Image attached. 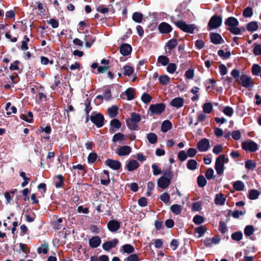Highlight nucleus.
Segmentation results:
<instances>
[{
  "label": "nucleus",
  "mask_w": 261,
  "mask_h": 261,
  "mask_svg": "<svg viewBox=\"0 0 261 261\" xmlns=\"http://www.w3.org/2000/svg\"><path fill=\"white\" fill-rule=\"evenodd\" d=\"M237 81L241 84L243 87L247 88L251 87L253 85L251 77L245 74H242L240 76V80H237Z\"/></svg>",
  "instance_id": "nucleus-9"
},
{
  "label": "nucleus",
  "mask_w": 261,
  "mask_h": 261,
  "mask_svg": "<svg viewBox=\"0 0 261 261\" xmlns=\"http://www.w3.org/2000/svg\"><path fill=\"white\" fill-rule=\"evenodd\" d=\"M226 198L221 193L217 194L215 196L214 202L216 205H224L225 204Z\"/></svg>",
  "instance_id": "nucleus-21"
},
{
  "label": "nucleus",
  "mask_w": 261,
  "mask_h": 261,
  "mask_svg": "<svg viewBox=\"0 0 261 261\" xmlns=\"http://www.w3.org/2000/svg\"><path fill=\"white\" fill-rule=\"evenodd\" d=\"M132 19L137 23H141L143 19V14L139 12H135L133 14Z\"/></svg>",
  "instance_id": "nucleus-35"
},
{
  "label": "nucleus",
  "mask_w": 261,
  "mask_h": 261,
  "mask_svg": "<svg viewBox=\"0 0 261 261\" xmlns=\"http://www.w3.org/2000/svg\"><path fill=\"white\" fill-rule=\"evenodd\" d=\"M170 210L173 214L178 215H179L181 212V207L180 205L175 204L170 207Z\"/></svg>",
  "instance_id": "nucleus-34"
},
{
  "label": "nucleus",
  "mask_w": 261,
  "mask_h": 261,
  "mask_svg": "<svg viewBox=\"0 0 261 261\" xmlns=\"http://www.w3.org/2000/svg\"><path fill=\"white\" fill-rule=\"evenodd\" d=\"M126 122L129 129L134 130H138V125L137 123L134 122L130 119H128Z\"/></svg>",
  "instance_id": "nucleus-33"
},
{
  "label": "nucleus",
  "mask_w": 261,
  "mask_h": 261,
  "mask_svg": "<svg viewBox=\"0 0 261 261\" xmlns=\"http://www.w3.org/2000/svg\"><path fill=\"white\" fill-rule=\"evenodd\" d=\"M204 218L203 217L197 215L194 218L193 221L196 225H199L202 224L204 222Z\"/></svg>",
  "instance_id": "nucleus-52"
},
{
  "label": "nucleus",
  "mask_w": 261,
  "mask_h": 261,
  "mask_svg": "<svg viewBox=\"0 0 261 261\" xmlns=\"http://www.w3.org/2000/svg\"><path fill=\"white\" fill-rule=\"evenodd\" d=\"M239 24L237 19L233 17H228L225 21V24L228 27L227 29L234 35H239L241 33V29L238 27Z\"/></svg>",
  "instance_id": "nucleus-1"
},
{
  "label": "nucleus",
  "mask_w": 261,
  "mask_h": 261,
  "mask_svg": "<svg viewBox=\"0 0 261 261\" xmlns=\"http://www.w3.org/2000/svg\"><path fill=\"white\" fill-rule=\"evenodd\" d=\"M219 230L222 233H225L227 231V228L226 223L223 221H220L219 223Z\"/></svg>",
  "instance_id": "nucleus-51"
},
{
  "label": "nucleus",
  "mask_w": 261,
  "mask_h": 261,
  "mask_svg": "<svg viewBox=\"0 0 261 261\" xmlns=\"http://www.w3.org/2000/svg\"><path fill=\"white\" fill-rule=\"evenodd\" d=\"M165 110V105L163 103L152 104L150 105L148 114L150 116L159 115Z\"/></svg>",
  "instance_id": "nucleus-3"
},
{
  "label": "nucleus",
  "mask_w": 261,
  "mask_h": 261,
  "mask_svg": "<svg viewBox=\"0 0 261 261\" xmlns=\"http://www.w3.org/2000/svg\"><path fill=\"white\" fill-rule=\"evenodd\" d=\"M214 170L212 168H208L206 170L205 175L207 179L210 180L214 178Z\"/></svg>",
  "instance_id": "nucleus-61"
},
{
  "label": "nucleus",
  "mask_w": 261,
  "mask_h": 261,
  "mask_svg": "<svg viewBox=\"0 0 261 261\" xmlns=\"http://www.w3.org/2000/svg\"><path fill=\"white\" fill-rule=\"evenodd\" d=\"M228 159H225L224 154L219 155L216 159L215 168L218 175H221L223 174L224 169L225 162H228Z\"/></svg>",
  "instance_id": "nucleus-2"
},
{
  "label": "nucleus",
  "mask_w": 261,
  "mask_h": 261,
  "mask_svg": "<svg viewBox=\"0 0 261 261\" xmlns=\"http://www.w3.org/2000/svg\"><path fill=\"white\" fill-rule=\"evenodd\" d=\"M20 176L23 179L24 181L21 183V186L22 187L26 186L30 180V179L25 176V173L24 172L20 173Z\"/></svg>",
  "instance_id": "nucleus-54"
},
{
  "label": "nucleus",
  "mask_w": 261,
  "mask_h": 261,
  "mask_svg": "<svg viewBox=\"0 0 261 261\" xmlns=\"http://www.w3.org/2000/svg\"><path fill=\"white\" fill-rule=\"evenodd\" d=\"M97 158V154L94 152L90 153L88 156V162L90 164L94 163Z\"/></svg>",
  "instance_id": "nucleus-57"
},
{
  "label": "nucleus",
  "mask_w": 261,
  "mask_h": 261,
  "mask_svg": "<svg viewBox=\"0 0 261 261\" xmlns=\"http://www.w3.org/2000/svg\"><path fill=\"white\" fill-rule=\"evenodd\" d=\"M134 248L130 244H125L122 246V250H121V251L122 252V253H126L128 254L134 252Z\"/></svg>",
  "instance_id": "nucleus-25"
},
{
  "label": "nucleus",
  "mask_w": 261,
  "mask_h": 261,
  "mask_svg": "<svg viewBox=\"0 0 261 261\" xmlns=\"http://www.w3.org/2000/svg\"><path fill=\"white\" fill-rule=\"evenodd\" d=\"M105 163L108 166L113 170H119L121 167V163L118 161L109 159L107 160Z\"/></svg>",
  "instance_id": "nucleus-11"
},
{
  "label": "nucleus",
  "mask_w": 261,
  "mask_h": 261,
  "mask_svg": "<svg viewBox=\"0 0 261 261\" xmlns=\"http://www.w3.org/2000/svg\"><path fill=\"white\" fill-rule=\"evenodd\" d=\"M125 94L127 96L128 100H131L135 98V89L129 88L125 91Z\"/></svg>",
  "instance_id": "nucleus-28"
},
{
  "label": "nucleus",
  "mask_w": 261,
  "mask_h": 261,
  "mask_svg": "<svg viewBox=\"0 0 261 261\" xmlns=\"http://www.w3.org/2000/svg\"><path fill=\"white\" fill-rule=\"evenodd\" d=\"M223 112L226 115H227L229 117H231L233 113V110L231 107H230L229 106H227L224 108V109L223 110Z\"/></svg>",
  "instance_id": "nucleus-60"
},
{
  "label": "nucleus",
  "mask_w": 261,
  "mask_h": 261,
  "mask_svg": "<svg viewBox=\"0 0 261 261\" xmlns=\"http://www.w3.org/2000/svg\"><path fill=\"white\" fill-rule=\"evenodd\" d=\"M110 125L113 128L118 129V128H120L121 124L119 120L114 119L111 121Z\"/></svg>",
  "instance_id": "nucleus-59"
},
{
  "label": "nucleus",
  "mask_w": 261,
  "mask_h": 261,
  "mask_svg": "<svg viewBox=\"0 0 261 261\" xmlns=\"http://www.w3.org/2000/svg\"><path fill=\"white\" fill-rule=\"evenodd\" d=\"M48 250V246L46 244H44L38 248L37 251L39 253H43L44 254L47 253Z\"/></svg>",
  "instance_id": "nucleus-62"
},
{
  "label": "nucleus",
  "mask_w": 261,
  "mask_h": 261,
  "mask_svg": "<svg viewBox=\"0 0 261 261\" xmlns=\"http://www.w3.org/2000/svg\"><path fill=\"white\" fill-rule=\"evenodd\" d=\"M109 115L111 118H114L118 114V107L113 106L108 109Z\"/></svg>",
  "instance_id": "nucleus-31"
},
{
  "label": "nucleus",
  "mask_w": 261,
  "mask_h": 261,
  "mask_svg": "<svg viewBox=\"0 0 261 261\" xmlns=\"http://www.w3.org/2000/svg\"><path fill=\"white\" fill-rule=\"evenodd\" d=\"M243 15L245 17H250L253 15L252 9L250 7L245 8L243 13Z\"/></svg>",
  "instance_id": "nucleus-58"
},
{
  "label": "nucleus",
  "mask_w": 261,
  "mask_h": 261,
  "mask_svg": "<svg viewBox=\"0 0 261 261\" xmlns=\"http://www.w3.org/2000/svg\"><path fill=\"white\" fill-rule=\"evenodd\" d=\"M139 167V164L136 160H131L126 165V168L128 171H133Z\"/></svg>",
  "instance_id": "nucleus-22"
},
{
  "label": "nucleus",
  "mask_w": 261,
  "mask_h": 261,
  "mask_svg": "<svg viewBox=\"0 0 261 261\" xmlns=\"http://www.w3.org/2000/svg\"><path fill=\"white\" fill-rule=\"evenodd\" d=\"M255 229L253 225H247L245 227L244 232L246 237H249L254 232Z\"/></svg>",
  "instance_id": "nucleus-30"
},
{
  "label": "nucleus",
  "mask_w": 261,
  "mask_h": 261,
  "mask_svg": "<svg viewBox=\"0 0 261 261\" xmlns=\"http://www.w3.org/2000/svg\"><path fill=\"white\" fill-rule=\"evenodd\" d=\"M170 181V179L165 176H162L158 180V185L162 189H165L169 186Z\"/></svg>",
  "instance_id": "nucleus-18"
},
{
  "label": "nucleus",
  "mask_w": 261,
  "mask_h": 261,
  "mask_svg": "<svg viewBox=\"0 0 261 261\" xmlns=\"http://www.w3.org/2000/svg\"><path fill=\"white\" fill-rule=\"evenodd\" d=\"M258 29V24L256 21H252L247 24V30L250 32L256 31Z\"/></svg>",
  "instance_id": "nucleus-32"
},
{
  "label": "nucleus",
  "mask_w": 261,
  "mask_h": 261,
  "mask_svg": "<svg viewBox=\"0 0 261 261\" xmlns=\"http://www.w3.org/2000/svg\"><path fill=\"white\" fill-rule=\"evenodd\" d=\"M158 29L159 31L162 34H168L172 30L171 26L165 22L161 23L158 27Z\"/></svg>",
  "instance_id": "nucleus-13"
},
{
  "label": "nucleus",
  "mask_w": 261,
  "mask_h": 261,
  "mask_svg": "<svg viewBox=\"0 0 261 261\" xmlns=\"http://www.w3.org/2000/svg\"><path fill=\"white\" fill-rule=\"evenodd\" d=\"M101 243V240L98 236L92 237L89 241V244L92 248H96L99 246Z\"/></svg>",
  "instance_id": "nucleus-23"
},
{
  "label": "nucleus",
  "mask_w": 261,
  "mask_h": 261,
  "mask_svg": "<svg viewBox=\"0 0 261 261\" xmlns=\"http://www.w3.org/2000/svg\"><path fill=\"white\" fill-rule=\"evenodd\" d=\"M261 72V67L257 64H254L252 66V73L254 75H258Z\"/></svg>",
  "instance_id": "nucleus-38"
},
{
  "label": "nucleus",
  "mask_w": 261,
  "mask_h": 261,
  "mask_svg": "<svg viewBox=\"0 0 261 261\" xmlns=\"http://www.w3.org/2000/svg\"><path fill=\"white\" fill-rule=\"evenodd\" d=\"M153 174L154 175H158L162 173L161 169L159 168V166L155 163L153 164L151 166Z\"/></svg>",
  "instance_id": "nucleus-63"
},
{
  "label": "nucleus",
  "mask_w": 261,
  "mask_h": 261,
  "mask_svg": "<svg viewBox=\"0 0 261 261\" xmlns=\"http://www.w3.org/2000/svg\"><path fill=\"white\" fill-rule=\"evenodd\" d=\"M231 237L234 241H240L243 238V233L241 231H237L232 233Z\"/></svg>",
  "instance_id": "nucleus-41"
},
{
  "label": "nucleus",
  "mask_w": 261,
  "mask_h": 261,
  "mask_svg": "<svg viewBox=\"0 0 261 261\" xmlns=\"http://www.w3.org/2000/svg\"><path fill=\"white\" fill-rule=\"evenodd\" d=\"M126 139V137L121 133L115 134L112 138V142L114 143H119V144L124 143Z\"/></svg>",
  "instance_id": "nucleus-15"
},
{
  "label": "nucleus",
  "mask_w": 261,
  "mask_h": 261,
  "mask_svg": "<svg viewBox=\"0 0 261 261\" xmlns=\"http://www.w3.org/2000/svg\"><path fill=\"white\" fill-rule=\"evenodd\" d=\"M132 50L131 46L127 43L122 44L120 47V52L123 56H127L130 54Z\"/></svg>",
  "instance_id": "nucleus-20"
},
{
  "label": "nucleus",
  "mask_w": 261,
  "mask_h": 261,
  "mask_svg": "<svg viewBox=\"0 0 261 261\" xmlns=\"http://www.w3.org/2000/svg\"><path fill=\"white\" fill-rule=\"evenodd\" d=\"M174 23L180 30L189 33H192L195 29L194 24H188L182 20L175 21Z\"/></svg>",
  "instance_id": "nucleus-4"
},
{
  "label": "nucleus",
  "mask_w": 261,
  "mask_h": 261,
  "mask_svg": "<svg viewBox=\"0 0 261 261\" xmlns=\"http://www.w3.org/2000/svg\"><path fill=\"white\" fill-rule=\"evenodd\" d=\"M207 181L205 177L200 175L197 178V184L199 187L203 188L206 185Z\"/></svg>",
  "instance_id": "nucleus-45"
},
{
  "label": "nucleus",
  "mask_w": 261,
  "mask_h": 261,
  "mask_svg": "<svg viewBox=\"0 0 261 261\" xmlns=\"http://www.w3.org/2000/svg\"><path fill=\"white\" fill-rule=\"evenodd\" d=\"M213 110V105L211 102L205 103L203 106V111L206 114H210Z\"/></svg>",
  "instance_id": "nucleus-43"
},
{
  "label": "nucleus",
  "mask_w": 261,
  "mask_h": 261,
  "mask_svg": "<svg viewBox=\"0 0 261 261\" xmlns=\"http://www.w3.org/2000/svg\"><path fill=\"white\" fill-rule=\"evenodd\" d=\"M188 157L187 153L185 150H181L178 152V158L180 161H185Z\"/></svg>",
  "instance_id": "nucleus-55"
},
{
  "label": "nucleus",
  "mask_w": 261,
  "mask_h": 261,
  "mask_svg": "<svg viewBox=\"0 0 261 261\" xmlns=\"http://www.w3.org/2000/svg\"><path fill=\"white\" fill-rule=\"evenodd\" d=\"M107 226L110 231L116 232L120 228V224L118 221L112 220L108 223Z\"/></svg>",
  "instance_id": "nucleus-12"
},
{
  "label": "nucleus",
  "mask_w": 261,
  "mask_h": 261,
  "mask_svg": "<svg viewBox=\"0 0 261 261\" xmlns=\"http://www.w3.org/2000/svg\"><path fill=\"white\" fill-rule=\"evenodd\" d=\"M20 118L29 123H32L33 121V115L31 112H29L27 115L22 114L20 115Z\"/></svg>",
  "instance_id": "nucleus-29"
},
{
  "label": "nucleus",
  "mask_w": 261,
  "mask_h": 261,
  "mask_svg": "<svg viewBox=\"0 0 261 261\" xmlns=\"http://www.w3.org/2000/svg\"><path fill=\"white\" fill-rule=\"evenodd\" d=\"M210 39L211 41L215 44H220L223 42V40L221 36L218 33H212L210 34Z\"/></svg>",
  "instance_id": "nucleus-16"
},
{
  "label": "nucleus",
  "mask_w": 261,
  "mask_h": 261,
  "mask_svg": "<svg viewBox=\"0 0 261 261\" xmlns=\"http://www.w3.org/2000/svg\"><path fill=\"white\" fill-rule=\"evenodd\" d=\"M178 44V42L175 39H172L169 40L166 46L168 48L169 50L172 49L174 48Z\"/></svg>",
  "instance_id": "nucleus-39"
},
{
  "label": "nucleus",
  "mask_w": 261,
  "mask_h": 261,
  "mask_svg": "<svg viewBox=\"0 0 261 261\" xmlns=\"http://www.w3.org/2000/svg\"><path fill=\"white\" fill-rule=\"evenodd\" d=\"M253 54L255 56H259L261 55V45L255 44L253 49Z\"/></svg>",
  "instance_id": "nucleus-64"
},
{
  "label": "nucleus",
  "mask_w": 261,
  "mask_h": 261,
  "mask_svg": "<svg viewBox=\"0 0 261 261\" xmlns=\"http://www.w3.org/2000/svg\"><path fill=\"white\" fill-rule=\"evenodd\" d=\"M151 99V96L146 92L144 93L141 96V100L145 103H149Z\"/></svg>",
  "instance_id": "nucleus-48"
},
{
  "label": "nucleus",
  "mask_w": 261,
  "mask_h": 261,
  "mask_svg": "<svg viewBox=\"0 0 261 261\" xmlns=\"http://www.w3.org/2000/svg\"><path fill=\"white\" fill-rule=\"evenodd\" d=\"M123 74L126 76H130L134 71V68L129 65H125L123 68Z\"/></svg>",
  "instance_id": "nucleus-36"
},
{
  "label": "nucleus",
  "mask_w": 261,
  "mask_h": 261,
  "mask_svg": "<svg viewBox=\"0 0 261 261\" xmlns=\"http://www.w3.org/2000/svg\"><path fill=\"white\" fill-rule=\"evenodd\" d=\"M218 55L223 59H228L230 57L231 53L230 51L224 52L222 49H220L218 51Z\"/></svg>",
  "instance_id": "nucleus-53"
},
{
  "label": "nucleus",
  "mask_w": 261,
  "mask_h": 261,
  "mask_svg": "<svg viewBox=\"0 0 261 261\" xmlns=\"http://www.w3.org/2000/svg\"><path fill=\"white\" fill-rule=\"evenodd\" d=\"M129 119L133 121L134 122L138 123L140 121L141 118V116L139 114L136 113H132L131 114L130 118Z\"/></svg>",
  "instance_id": "nucleus-56"
},
{
  "label": "nucleus",
  "mask_w": 261,
  "mask_h": 261,
  "mask_svg": "<svg viewBox=\"0 0 261 261\" xmlns=\"http://www.w3.org/2000/svg\"><path fill=\"white\" fill-rule=\"evenodd\" d=\"M170 78L167 75H161L159 77V81L161 84L166 85L170 82Z\"/></svg>",
  "instance_id": "nucleus-40"
},
{
  "label": "nucleus",
  "mask_w": 261,
  "mask_h": 261,
  "mask_svg": "<svg viewBox=\"0 0 261 261\" xmlns=\"http://www.w3.org/2000/svg\"><path fill=\"white\" fill-rule=\"evenodd\" d=\"M259 195V193L256 190H251L249 191L248 198L251 200L257 199Z\"/></svg>",
  "instance_id": "nucleus-44"
},
{
  "label": "nucleus",
  "mask_w": 261,
  "mask_h": 261,
  "mask_svg": "<svg viewBox=\"0 0 261 261\" xmlns=\"http://www.w3.org/2000/svg\"><path fill=\"white\" fill-rule=\"evenodd\" d=\"M63 184V178L61 175H59L56 177L55 180V186L57 188H61Z\"/></svg>",
  "instance_id": "nucleus-47"
},
{
  "label": "nucleus",
  "mask_w": 261,
  "mask_h": 261,
  "mask_svg": "<svg viewBox=\"0 0 261 261\" xmlns=\"http://www.w3.org/2000/svg\"><path fill=\"white\" fill-rule=\"evenodd\" d=\"M256 163L251 160H247L245 162V168L249 170H252L256 167Z\"/></svg>",
  "instance_id": "nucleus-46"
},
{
  "label": "nucleus",
  "mask_w": 261,
  "mask_h": 261,
  "mask_svg": "<svg viewBox=\"0 0 261 261\" xmlns=\"http://www.w3.org/2000/svg\"><path fill=\"white\" fill-rule=\"evenodd\" d=\"M242 147L246 151L255 152L258 149L257 144L252 140H247L242 142Z\"/></svg>",
  "instance_id": "nucleus-5"
},
{
  "label": "nucleus",
  "mask_w": 261,
  "mask_h": 261,
  "mask_svg": "<svg viewBox=\"0 0 261 261\" xmlns=\"http://www.w3.org/2000/svg\"><path fill=\"white\" fill-rule=\"evenodd\" d=\"M167 65V71L169 73H173L177 68V66L174 63H168Z\"/></svg>",
  "instance_id": "nucleus-50"
},
{
  "label": "nucleus",
  "mask_w": 261,
  "mask_h": 261,
  "mask_svg": "<svg viewBox=\"0 0 261 261\" xmlns=\"http://www.w3.org/2000/svg\"><path fill=\"white\" fill-rule=\"evenodd\" d=\"M197 163L194 160H190L187 163V168L191 170H194L197 168Z\"/></svg>",
  "instance_id": "nucleus-37"
},
{
  "label": "nucleus",
  "mask_w": 261,
  "mask_h": 261,
  "mask_svg": "<svg viewBox=\"0 0 261 261\" xmlns=\"http://www.w3.org/2000/svg\"><path fill=\"white\" fill-rule=\"evenodd\" d=\"M90 119L92 123L98 128L103 125L104 117L100 113L92 115Z\"/></svg>",
  "instance_id": "nucleus-7"
},
{
  "label": "nucleus",
  "mask_w": 261,
  "mask_h": 261,
  "mask_svg": "<svg viewBox=\"0 0 261 261\" xmlns=\"http://www.w3.org/2000/svg\"><path fill=\"white\" fill-rule=\"evenodd\" d=\"M132 149L128 146H122L118 148L116 153L119 156L128 155L131 152Z\"/></svg>",
  "instance_id": "nucleus-14"
},
{
  "label": "nucleus",
  "mask_w": 261,
  "mask_h": 261,
  "mask_svg": "<svg viewBox=\"0 0 261 261\" xmlns=\"http://www.w3.org/2000/svg\"><path fill=\"white\" fill-rule=\"evenodd\" d=\"M233 188L238 191H243L245 187V185L243 181L237 180L233 183Z\"/></svg>",
  "instance_id": "nucleus-26"
},
{
  "label": "nucleus",
  "mask_w": 261,
  "mask_h": 261,
  "mask_svg": "<svg viewBox=\"0 0 261 261\" xmlns=\"http://www.w3.org/2000/svg\"><path fill=\"white\" fill-rule=\"evenodd\" d=\"M198 149L201 152L207 151L210 147V144L208 139L203 138L200 140L197 145Z\"/></svg>",
  "instance_id": "nucleus-8"
},
{
  "label": "nucleus",
  "mask_w": 261,
  "mask_h": 261,
  "mask_svg": "<svg viewBox=\"0 0 261 261\" xmlns=\"http://www.w3.org/2000/svg\"><path fill=\"white\" fill-rule=\"evenodd\" d=\"M146 137L148 142L152 144L156 143L158 141V137L156 135L153 133H148Z\"/></svg>",
  "instance_id": "nucleus-27"
},
{
  "label": "nucleus",
  "mask_w": 261,
  "mask_h": 261,
  "mask_svg": "<svg viewBox=\"0 0 261 261\" xmlns=\"http://www.w3.org/2000/svg\"><path fill=\"white\" fill-rule=\"evenodd\" d=\"M222 17L218 15H214L210 19L208 27L210 30L215 29L219 28L222 24Z\"/></svg>",
  "instance_id": "nucleus-6"
},
{
  "label": "nucleus",
  "mask_w": 261,
  "mask_h": 261,
  "mask_svg": "<svg viewBox=\"0 0 261 261\" xmlns=\"http://www.w3.org/2000/svg\"><path fill=\"white\" fill-rule=\"evenodd\" d=\"M221 241V237L216 236L213 238H206L203 241L204 245L206 247H211L213 245L218 244Z\"/></svg>",
  "instance_id": "nucleus-10"
},
{
  "label": "nucleus",
  "mask_w": 261,
  "mask_h": 261,
  "mask_svg": "<svg viewBox=\"0 0 261 261\" xmlns=\"http://www.w3.org/2000/svg\"><path fill=\"white\" fill-rule=\"evenodd\" d=\"M195 232L198 234V238L201 237L206 231V229L204 226H200L195 229Z\"/></svg>",
  "instance_id": "nucleus-49"
},
{
  "label": "nucleus",
  "mask_w": 261,
  "mask_h": 261,
  "mask_svg": "<svg viewBox=\"0 0 261 261\" xmlns=\"http://www.w3.org/2000/svg\"><path fill=\"white\" fill-rule=\"evenodd\" d=\"M118 243V241L114 239L109 241H107L102 244V248L106 251H109L111 248L114 247Z\"/></svg>",
  "instance_id": "nucleus-17"
},
{
  "label": "nucleus",
  "mask_w": 261,
  "mask_h": 261,
  "mask_svg": "<svg viewBox=\"0 0 261 261\" xmlns=\"http://www.w3.org/2000/svg\"><path fill=\"white\" fill-rule=\"evenodd\" d=\"M172 127V123L169 120H165L163 122L161 125V130L166 133L170 130Z\"/></svg>",
  "instance_id": "nucleus-24"
},
{
  "label": "nucleus",
  "mask_w": 261,
  "mask_h": 261,
  "mask_svg": "<svg viewBox=\"0 0 261 261\" xmlns=\"http://www.w3.org/2000/svg\"><path fill=\"white\" fill-rule=\"evenodd\" d=\"M184 100L180 97L173 98L170 102V105L176 108H180L184 105Z\"/></svg>",
  "instance_id": "nucleus-19"
},
{
  "label": "nucleus",
  "mask_w": 261,
  "mask_h": 261,
  "mask_svg": "<svg viewBox=\"0 0 261 261\" xmlns=\"http://www.w3.org/2000/svg\"><path fill=\"white\" fill-rule=\"evenodd\" d=\"M158 62L163 66H166L169 63V60L166 56H160L158 57Z\"/></svg>",
  "instance_id": "nucleus-42"
}]
</instances>
